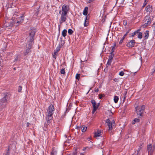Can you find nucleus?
<instances>
[{
    "label": "nucleus",
    "mask_w": 155,
    "mask_h": 155,
    "mask_svg": "<svg viewBox=\"0 0 155 155\" xmlns=\"http://www.w3.org/2000/svg\"><path fill=\"white\" fill-rule=\"evenodd\" d=\"M87 18V17H86V19H85V22L84 23V25L85 26H87V25L88 24V23H86Z\"/></svg>",
    "instance_id": "nucleus-33"
},
{
    "label": "nucleus",
    "mask_w": 155,
    "mask_h": 155,
    "mask_svg": "<svg viewBox=\"0 0 155 155\" xmlns=\"http://www.w3.org/2000/svg\"><path fill=\"white\" fill-rule=\"evenodd\" d=\"M127 91H126L125 93V95L127 94Z\"/></svg>",
    "instance_id": "nucleus-55"
},
{
    "label": "nucleus",
    "mask_w": 155,
    "mask_h": 155,
    "mask_svg": "<svg viewBox=\"0 0 155 155\" xmlns=\"http://www.w3.org/2000/svg\"><path fill=\"white\" fill-rule=\"evenodd\" d=\"M69 9V8L68 6L65 5L62 6V10L59 12V14L61 15V18L60 21V25L66 21L67 14Z\"/></svg>",
    "instance_id": "nucleus-1"
},
{
    "label": "nucleus",
    "mask_w": 155,
    "mask_h": 155,
    "mask_svg": "<svg viewBox=\"0 0 155 155\" xmlns=\"http://www.w3.org/2000/svg\"><path fill=\"white\" fill-rule=\"evenodd\" d=\"M80 155H84V154L82 153H80Z\"/></svg>",
    "instance_id": "nucleus-54"
},
{
    "label": "nucleus",
    "mask_w": 155,
    "mask_h": 155,
    "mask_svg": "<svg viewBox=\"0 0 155 155\" xmlns=\"http://www.w3.org/2000/svg\"><path fill=\"white\" fill-rule=\"evenodd\" d=\"M152 19L149 15L146 16L144 19V24L141 25V27L144 28L150 25L151 23Z\"/></svg>",
    "instance_id": "nucleus-3"
},
{
    "label": "nucleus",
    "mask_w": 155,
    "mask_h": 155,
    "mask_svg": "<svg viewBox=\"0 0 155 155\" xmlns=\"http://www.w3.org/2000/svg\"><path fill=\"white\" fill-rule=\"evenodd\" d=\"M51 154H54V153L52 152L51 153Z\"/></svg>",
    "instance_id": "nucleus-56"
},
{
    "label": "nucleus",
    "mask_w": 155,
    "mask_h": 155,
    "mask_svg": "<svg viewBox=\"0 0 155 155\" xmlns=\"http://www.w3.org/2000/svg\"><path fill=\"white\" fill-rule=\"evenodd\" d=\"M106 122L107 124L109 130H111L113 129V127L114 126V121L112 119L110 120L109 119H108L106 120Z\"/></svg>",
    "instance_id": "nucleus-4"
},
{
    "label": "nucleus",
    "mask_w": 155,
    "mask_h": 155,
    "mask_svg": "<svg viewBox=\"0 0 155 155\" xmlns=\"http://www.w3.org/2000/svg\"><path fill=\"white\" fill-rule=\"evenodd\" d=\"M145 108V106L144 105H142L140 107H136L135 109L137 114L140 116H142Z\"/></svg>",
    "instance_id": "nucleus-5"
},
{
    "label": "nucleus",
    "mask_w": 155,
    "mask_h": 155,
    "mask_svg": "<svg viewBox=\"0 0 155 155\" xmlns=\"http://www.w3.org/2000/svg\"><path fill=\"white\" fill-rule=\"evenodd\" d=\"M59 50H60V48H58V49H57V51H57V52H58V51Z\"/></svg>",
    "instance_id": "nucleus-53"
},
{
    "label": "nucleus",
    "mask_w": 155,
    "mask_h": 155,
    "mask_svg": "<svg viewBox=\"0 0 155 155\" xmlns=\"http://www.w3.org/2000/svg\"><path fill=\"white\" fill-rule=\"evenodd\" d=\"M60 72L61 74H64L65 73V70L64 69H61Z\"/></svg>",
    "instance_id": "nucleus-29"
},
{
    "label": "nucleus",
    "mask_w": 155,
    "mask_h": 155,
    "mask_svg": "<svg viewBox=\"0 0 155 155\" xmlns=\"http://www.w3.org/2000/svg\"><path fill=\"white\" fill-rule=\"evenodd\" d=\"M97 108H97V107L93 108V111H92V114H94V113L96 110H97Z\"/></svg>",
    "instance_id": "nucleus-32"
},
{
    "label": "nucleus",
    "mask_w": 155,
    "mask_h": 155,
    "mask_svg": "<svg viewBox=\"0 0 155 155\" xmlns=\"http://www.w3.org/2000/svg\"><path fill=\"white\" fill-rule=\"evenodd\" d=\"M139 61H140V62H141V60H140Z\"/></svg>",
    "instance_id": "nucleus-59"
},
{
    "label": "nucleus",
    "mask_w": 155,
    "mask_h": 155,
    "mask_svg": "<svg viewBox=\"0 0 155 155\" xmlns=\"http://www.w3.org/2000/svg\"><path fill=\"white\" fill-rule=\"evenodd\" d=\"M115 44L114 45V46L112 47V53L114 52V49L115 47Z\"/></svg>",
    "instance_id": "nucleus-42"
},
{
    "label": "nucleus",
    "mask_w": 155,
    "mask_h": 155,
    "mask_svg": "<svg viewBox=\"0 0 155 155\" xmlns=\"http://www.w3.org/2000/svg\"><path fill=\"white\" fill-rule=\"evenodd\" d=\"M138 34V38H139L141 39L142 37V34L141 32H139L137 33Z\"/></svg>",
    "instance_id": "nucleus-21"
},
{
    "label": "nucleus",
    "mask_w": 155,
    "mask_h": 155,
    "mask_svg": "<svg viewBox=\"0 0 155 155\" xmlns=\"http://www.w3.org/2000/svg\"><path fill=\"white\" fill-rule=\"evenodd\" d=\"M18 57H17L15 59V61H17L18 60Z\"/></svg>",
    "instance_id": "nucleus-50"
},
{
    "label": "nucleus",
    "mask_w": 155,
    "mask_h": 155,
    "mask_svg": "<svg viewBox=\"0 0 155 155\" xmlns=\"http://www.w3.org/2000/svg\"><path fill=\"white\" fill-rule=\"evenodd\" d=\"M6 26H7V27H8V25L7 24L6 25Z\"/></svg>",
    "instance_id": "nucleus-58"
},
{
    "label": "nucleus",
    "mask_w": 155,
    "mask_h": 155,
    "mask_svg": "<svg viewBox=\"0 0 155 155\" xmlns=\"http://www.w3.org/2000/svg\"><path fill=\"white\" fill-rule=\"evenodd\" d=\"M98 91H99V90H98V89H96V90H95V91L96 92H98Z\"/></svg>",
    "instance_id": "nucleus-48"
},
{
    "label": "nucleus",
    "mask_w": 155,
    "mask_h": 155,
    "mask_svg": "<svg viewBox=\"0 0 155 155\" xmlns=\"http://www.w3.org/2000/svg\"><path fill=\"white\" fill-rule=\"evenodd\" d=\"M137 31H135L134 32L132 33V35L130 36V37H134V36L137 34Z\"/></svg>",
    "instance_id": "nucleus-31"
},
{
    "label": "nucleus",
    "mask_w": 155,
    "mask_h": 155,
    "mask_svg": "<svg viewBox=\"0 0 155 155\" xmlns=\"http://www.w3.org/2000/svg\"><path fill=\"white\" fill-rule=\"evenodd\" d=\"M94 0H88V2L89 3H91V2H92Z\"/></svg>",
    "instance_id": "nucleus-44"
},
{
    "label": "nucleus",
    "mask_w": 155,
    "mask_h": 155,
    "mask_svg": "<svg viewBox=\"0 0 155 155\" xmlns=\"http://www.w3.org/2000/svg\"><path fill=\"white\" fill-rule=\"evenodd\" d=\"M106 113L107 114H109V116H112L113 114V113L111 112V111L109 110H107L106 112Z\"/></svg>",
    "instance_id": "nucleus-18"
},
{
    "label": "nucleus",
    "mask_w": 155,
    "mask_h": 155,
    "mask_svg": "<svg viewBox=\"0 0 155 155\" xmlns=\"http://www.w3.org/2000/svg\"><path fill=\"white\" fill-rule=\"evenodd\" d=\"M18 20L20 22H22L24 20V16L23 15H22L21 16V17L18 18Z\"/></svg>",
    "instance_id": "nucleus-17"
},
{
    "label": "nucleus",
    "mask_w": 155,
    "mask_h": 155,
    "mask_svg": "<svg viewBox=\"0 0 155 155\" xmlns=\"http://www.w3.org/2000/svg\"><path fill=\"white\" fill-rule=\"evenodd\" d=\"M141 148V147H139L138 148V150H137V154H139V152L140 151Z\"/></svg>",
    "instance_id": "nucleus-35"
},
{
    "label": "nucleus",
    "mask_w": 155,
    "mask_h": 155,
    "mask_svg": "<svg viewBox=\"0 0 155 155\" xmlns=\"http://www.w3.org/2000/svg\"><path fill=\"white\" fill-rule=\"evenodd\" d=\"M130 30V29H129V30L127 31L126 33V34L127 35L129 33V31Z\"/></svg>",
    "instance_id": "nucleus-49"
},
{
    "label": "nucleus",
    "mask_w": 155,
    "mask_h": 155,
    "mask_svg": "<svg viewBox=\"0 0 155 155\" xmlns=\"http://www.w3.org/2000/svg\"><path fill=\"white\" fill-rule=\"evenodd\" d=\"M7 155H9L8 153H7Z\"/></svg>",
    "instance_id": "nucleus-60"
},
{
    "label": "nucleus",
    "mask_w": 155,
    "mask_h": 155,
    "mask_svg": "<svg viewBox=\"0 0 155 155\" xmlns=\"http://www.w3.org/2000/svg\"><path fill=\"white\" fill-rule=\"evenodd\" d=\"M35 33V31L34 29L31 30L29 32V36L30 39L33 41L34 39L33 38V37Z\"/></svg>",
    "instance_id": "nucleus-8"
},
{
    "label": "nucleus",
    "mask_w": 155,
    "mask_h": 155,
    "mask_svg": "<svg viewBox=\"0 0 155 155\" xmlns=\"http://www.w3.org/2000/svg\"><path fill=\"white\" fill-rule=\"evenodd\" d=\"M54 110V107L53 105H51L49 106L48 110V114L46 118L48 123H50V120L52 118V115L53 114V112Z\"/></svg>",
    "instance_id": "nucleus-2"
},
{
    "label": "nucleus",
    "mask_w": 155,
    "mask_h": 155,
    "mask_svg": "<svg viewBox=\"0 0 155 155\" xmlns=\"http://www.w3.org/2000/svg\"><path fill=\"white\" fill-rule=\"evenodd\" d=\"M135 43L134 40H131L127 44V46L129 48H132L134 46Z\"/></svg>",
    "instance_id": "nucleus-9"
},
{
    "label": "nucleus",
    "mask_w": 155,
    "mask_h": 155,
    "mask_svg": "<svg viewBox=\"0 0 155 155\" xmlns=\"http://www.w3.org/2000/svg\"><path fill=\"white\" fill-rule=\"evenodd\" d=\"M140 121V120L139 119H138L137 118L135 119L132 122V124H134L135 123V122H138Z\"/></svg>",
    "instance_id": "nucleus-22"
},
{
    "label": "nucleus",
    "mask_w": 155,
    "mask_h": 155,
    "mask_svg": "<svg viewBox=\"0 0 155 155\" xmlns=\"http://www.w3.org/2000/svg\"><path fill=\"white\" fill-rule=\"evenodd\" d=\"M123 24L125 25H127V21H123Z\"/></svg>",
    "instance_id": "nucleus-40"
},
{
    "label": "nucleus",
    "mask_w": 155,
    "mask_h": 155,
    "mask_svg": "<svg viewBox=\"0 0 155 155\" xmlns=\"http://www.w3.org/2000/svg\"><path fill=\"white\" fill-rule=\"evenodd\" d=\"M124 73L123 71H121L119 73V75L121 76H123L124 75Z\"/></svg>",
    "instance_id": "nucleus-36"
},
{
    "label": "nucleus",
    "mask_w": 155,
    "mask_h": 155,
    "mask_svg": "<svg viewBox=\"0 0 155 155\" xmlns=\"http://www.w3.org/2000/svg\"><path fill=\"white\" fill-rule=\"evenodd\" d=\"M152 27L153 30H155V22L152 25Z\"/></svg>",
    "instance_id": "nucleus-34"
},
{
    "label": "nucleus",
    "mask_w": 155,
    "mask_h": 155,
    "mask_svg": "<svg viewBox=\"0 0 155 155\" xmlns=\"http://www.w3.org/2000/svg\"><path fill=\"white\" fill-rule=\"evenodd\" d=\"M149 36V33H148V31H146V33H145V36H144V38H145V39H147Z\"/></svg>",
    "instance_id": "nucleus-20"
},
{
    "label": "nucleus",
    "mask_w": 155,
    "mask_h": 155,
    "mask_svg": "<svg viewBox=\"0 0 155 155\" xmlns=\"http://www.w3.org/2000/svg\"><path fill=\"white\" fill-rule=\"evenodd\" d=\"M22 89V87L21 86H20L19 87L18 89V91L19 92H20L21 91Z\"/></svg>",
    "instance_id": "nucleus-37"
},
{
    "label": "nucleus",
    "mask_w": 155,
    "mask_h": 155,
    "mask_svg": "<svg viewBox=\"0 0 155 155\" xmlns=\"http://www.w3.org/2000/svg\"><path fill=\"white\" fill-rule=\"evenodd\" d=\"M155 72V65H154L153 68L152 73V74H153V73H154Z\"/></svg>",
    "instance_id": "nucleus-41"
},
{
    "label": "nucleus",
    "mask_w": 155,
    "mask_h": 155,
    "mask_svg": "<svg viewBox=\"0 0 155 155\" xmlns=\"http://www.w3.org/2000/svg\"><path fill=\"white\" fill-rule=\"evenodd\" d=\"M88 9V7H86L84 8L83 12V14L84 15H87Z\"/></svg>",
    "instance_id": "nucleus-15"
},
{
    "label": "nucleus",
    "mask_w": 155,
    "mask_h": 155,
    "mask_svg": "<svg viewBox=\"0 0 155 155\" xmlns=\"http://www.w3.org/2000/svg\"><path fill=\"white\" fill-rule=\"evenodd\" d=\"M154 149L155 147H154L153 146L152 144H150L147 146V151L149 153H150V154H151Z\"/></svg>",
    "instance_id": "nucleus-6"
},
{
    "label": "nucleus",
    "mask_w": 155,
    "mask_h": 155,
    "mask_svg": "<svg viewBox=\"0 0 155 155\" xmlns=\"http://www.w3.org/2000/svg\"><path fill=\"white\" fill-rule=\"evenodd\" d=\"M123 40L124 39H123V38H122V39L120 40L119 42V43L120 44H121L123 42Z\"/></svg>",
    "instance_id": "nucleus-43"
},
{
    "label": "nucleus",
    "mask_w": 155,
    "mask_h": 155,
    "mask_svg": "<svg viewBox=\"0 0 155 155\" xmlns=\"http://www.w3.org/2000/svg\"><path fill=\"white\" fill-rule=\"evenodd\" d=\"M73 31L71 29H69L68 30V32L70 35H71L73 33Z\"/></svg>",
    "instance_id": "nucleus-27"
},
{
    "label": "nucleus",
    "mask_w": 155,
    "mask_h": 155,
    "mask_svg": "<svg viewBox=\"0 0 155 155\" xmlns=\"http://www.w3.org/2000/svg\"><path fill=\"white\" fill-rule=\"evenodd\" d=\"M118 97L117 96H115L114 97V101L115 103H116L117 102L118 100Z\"/></svg>",
    "instance_id": "nucleus-19"
},
{
    "label": "nucleus",
    "mask_w": 155,
    "mask_h": 155,
    "mask_svg": "<svg viewBox=\"0 0 155 155\" xmlns=\"http://www.w3.org/2000/svg\"><path fill=\"white\" fill-rule=\"evenodd\" d=\"M127 35L126 34H125V35H124V36L123 37V38H123V39H124V38H125V37H126V36H127Z\"/></svg>",
    "instance_id": "nucleus-45"
},
{
    "label": "nucleus",
    "mask_w": 155,
    "mask_h": 155,
    "mask_svg": "<svg viewBox=\"0 0 155 155\" xmlns=\"http://www.w3.org/2000/svg\"><path fill=\"white\" fill-rule=\"evenodd\" d=\"M80 74H76L75 76V78L76 79H78V80H79V79L80 78Z\"/></svg>",
    "instance_id": "nucleus-25"
},
{
    "label": "nucleus",
    "mask_w": 155,
    "mask_h": 155,
    "mask_svg": "<svg viewBox=\"0 0 155 155\" xmlns=\"http://www.w3.org/2000/svg\"><path fill=\"white\" fill-rule=\"evenodd\" d=\"M57 54V51H54V54L53 55V57L54 58H55V59L56 58V55Z\"/></svg>",
    "instance_id": "nucleus-28"
},
{
    "label": "nucleus",
    "mask_w": 155,
    "mask_h": 155,
    "mask_svg": "<svg viewBox=\"0 0 155 155\" xmlns=\"http://www.w3.org/2000/svg\"><path fill=\"white\" fill-rule=\"evenodd\" d=\"M7 96H5L2 99V102H4L5 101L7 100Z\"/></svg>",
    "instance_id": "nucleus-26"
},
{
    "label": "nucleus",
    "mask_w": 155,
    "mask_h": 155,
    "mask_svg": "<svg viewBox=\"0 0 155 155\" xmlns=\"http://www.w3.org/2000/svg\"><path fill=\"white\" fill-rule=\"evenodd\" d=\"M30 49H28V48H27L25 52L24 53L25 55H26L27 54H28L29 52L30 51Z\"/></svg>",
    "instance_id": "nucleus-23"
},
{
    "label": "nucleus",
    "mask_w": 155,
    "mask_h": 155,
    "mask_svg": "<svg viewBox=\"0 0 155 155\" xmlns=\"http://www.w3.org/2000/svg\"><path fill=\"white\" fill-rule=\"evenodd\" d=\"M105 96V95L104 94L99 95V98L100 99H101L103 97Z\"/></svg>",
    "instance_id": "nucleus-30"
},
{
    "label": "nucleus",
    "mask_w": 155,
    "mask_h": 155,
    "mask_svg": "<svg viewBox=\"0 0 155 155\" xmlns=\"http://www.w3.org/2000/svg\"><path fill=\"white\" fill-rule=\"evenodd\" d=\"M31 40H30V41L26 45V48L28 49H31V46L32 45V41Z\"/></svg>",
    "instance_id": "nucleus-12"
},
{
    "label": "nucleus",
    "mask_w": 155,
    "mask_h": 155,
    "mask_svg": "<svg viewBox=\"0 0 155 155\" xmlns=\"http://www.w3.org/2000/svg\"><path fill=\"white\" fill-rule=\"evenodd\" d=\"M29 124L28 123H27V127H28L29 126Z\"/></svg>",
    "instance_id": "nucleus-51"
},
{
    "label": "nucleus",
    "mask_w": 155,
    "mask_h": 155,
    "mask_svg": "<svg viewBox=\"0 0 155 155\" xmlns=\"http://www.w3.org/2000/svg\"><path fill=\"white\" fill-rule=\"evenodd\" d=\"M101 135V130H98L97 132H95L94 136L95 137H97L100 136Z\"/></svg>",
    "instance_id": "nucleus-11"
},
{
    "label": "nucleus",
    "mask_w": 155,
    "mask_h": 155,
    "mask_svg": "<svg viewBox=\"0 0 155 155\" xmlns=\"http://www.w3.org/2000/svg\"><path fill=\"white\" fill-rule=\"evenodd\" d=\"M73 155H77L76 153H74Z\"/></svg>",
    "instance_id": "nucleus-52"
},
{
    "label": "nucleus",
    "mask_w": 155,
    "mask_h": 155,
    "mask_svg": "<svg viewBox=\"0 0 155 155\" xmlns=\"http://www.w3.org/2000/svg\"><path fill=\"white\" fill-rule=\"evenodd\" d=\"M147 0H145L144 2L143 5V7H144L147 4V2H146Z\"/></svg>",
    "instance_id": "nucleus-39"
},
{
    "label": "nucleus",
    "mask_w": 155,
    "mask_h": 155,
    "mask_svg": "<svg viewBox=\"0 0 155 155\" xmlns=\"http://www.w3.org/2000/svg\"><path fill=\"white\" fill-rule=\"evenodd\" d=\"M77 128L78 130L81 129L83 132H85L87 130V127L84 125L82 126L78 127Z\"/></svg>",
    "instance_id": "nucleus-10"
},
{
    "label": "nucleus",
    "mask_w": 155,
    "mask_h": 155,
    "mask_svg": "<svg viewBox=\"0 0 155 155\" xmlns=\"http://www.w3.org/2000/svg\"><path fill=\"white\" fill-rule=\"evenodd\" d=\"M38 12H39L38 11H37L36 12V13L34 14V16H37L38 15Z\"/></svg>",
    "instance_id": "nucleus-38"
},
{
    "label": "nucleus",
    "mask_w": 155,
    "mask_h": 155,
    "mask_svg": "<svg viewBox=\"0 0 155 155\" xmlns=\"http://www.w3.org/2000/svg\"><path fill=\"white\" fill-rule=\"evenodd\" d=\"M97 155H103V150H102L99 152Z\"/></svg>",
    "instance_id": "nucleus-24"
},
{
    "label": "nucleus",
    "mask_w": 155,
    "mask_h": 155,
    "mask_svg": "<svg viewBox=\"0 0 155 155\" xmlns=\"http://www.w3.org/2000/svg\"><path fill=\"white\" fill-rule=\"evenodd\" d=\"M102 145V143H101L100 144H99V147H100L101 148H102V147H101V146L100 145Z\"/></svg>",
    "instance_id": "nucleus-46"
},
{
    "label": "nucleus",
    "mask_w": 155,
    "mask_h": 155,
    "mask_svg": "<svg viewBox=\"0 0 155 155\" xmlns=\"http://www.w3.org/2000/svg\"><path fill=\"white\" fill-rule=\"evenodd\" d=\"M91 102L92 104V106L93 108L97 107H98V105H96V103L94 100H92L91 101Z\"/></svg>",
    "instance_id": "nucleus-14"
},
{
    "label": "nucleus",
    "mask_w": 155,
    "mask_h": 155,
    "mask_svg": "<svg viewBox=\"0 0 155 155\" xmlns=\"http://www.w3.org/2000/svg\"><path fill=\"white\" fill-rule=\"evenodd\" d=\"M140 31V29H138L137 30V31H137V33H139V32Z\"/></svg>",
    "instance_id": "nucleus-47"
},
{
    "label": "nucleus",
    "mask_w": 155,
    "mask_h": 155,
    "mask_svg": "<svg viewBox=\"0 0 155 155\" xmlns=\"http://www.w3.org/2000/svg\"><path fill=\"white\" fill-rule=\"evenodd\" d=\"M67 32V31L66 29H64L62 31V36L64 37L66 36Z\"/></svg>",
    "instance_id": "nucleus-16"
},
{
    "label": "nucleus",
    "mask_w": 155,
    "mask_h": 155,
    "mask_svg": "<svg viewBox=\"0 0 155 155\" xmlns=\"http://www.w3.org/2000/svg\"><path fill=\"white\" fill-rule=\"evenodd\" d=\"M114 56V54L112 53V52H111V53H110V54L109 56L108 61L107 64V66H108L109 65H110L112 61V59Z\"/></svg>",
    "instance_id": "nucleus-7"
},
{
    "label": "nucleus",
    "mask_w": 155,
    "mask_h": 155,
    "mask_svg": "<svg viewBox=\"0 0 155 155\" xmlns=\"http://www.w3.org/2000/svg\"><path fill=\"white\" fill-rule=\"evenodd\" d=\"M125 97H124V101L125 100Z\"/></svg>",
    "instance_id": "nucleus-57"
},
{
    "label": "nucleus",
    "mask_w": 155,
    "mask_h": 155,
    "mask_svg": "<svg viewBox=\"0 0 155 155\" xmlns=\"http://www.w3.org/2000/svg\"><path fill=\"white\" fill-rule=\"evenodd\" d=\"M152 6H150V5H147L146 8V11L147 12H150L152 11Z\"/></svg>",
    "instance_id": "nucleus-13"
}]
</instances>
